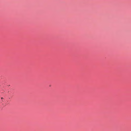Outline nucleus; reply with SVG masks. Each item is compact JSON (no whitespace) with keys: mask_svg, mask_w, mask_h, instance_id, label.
I'll list each match as a JSON object with an SVG mask.
<instances>
[{"mask_svg":"<svg viewBox=\"0 0 131 131\" xmlns=\"http://www.w3.org/2000/svg\"><path fill=\"white\" fill-rule=\"evenodd\" d=\"M3 99V98L2 97V98H1V99Z\"/></svg>","mask_w":131,"mask_h":131,"instance_id":"1","label":"nucleus"}]
</instances>
